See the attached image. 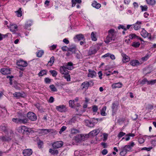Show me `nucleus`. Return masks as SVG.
I'll return each instance as SVG.
<instances>
[{
	"label": "nucleus",
	"instance_id": "nucleus-1",
	"mask_svg": "<svg viewBox=\"0 0 156 156\" xmlns=\"http://www.w3.org/2000/svg\"><path fill=\"white\" fill-rule=\"evenodd\" d=\"M108 35L107 36L105 41V42L107 44L114 41L116 38V33L113 29H111L108 31Z\"/></svg>",
	"mask_w": 156,
	"mask_h": 156
},
{
	"label": "nucleus",
	"instance_id": "nucleus-2",
	"mask_svg": "<svg viewBox=\"0 0 156 156\" xmlns=\"http://www.w3.org/2000/svg\"><path fill=\"white\" fill-rule=\"evenodd\" d=\"M73 64L71 62L67 63L65 66H62L60 67V71L61 73L65 75L68 74V71L67 69L71 70L73 69Z\"/></svg>",
	"mask_w": 156,
	"mask_h": 156
},
{
	"label": "nucleus",
	"instance_id": "nucleus-3",
	"mask_svg": "<svg viewBox=\"0 0 156 156\" xmlns=\"http://www.w3.org/2000/svg\"><path fill=\"white\" fill-rule=\"evenodd\" d=\"M27 114H23L22 113H19L18 117L19 118L20 120L21 124H25L27 123L28 119L26 117Z\"/></svg>",
	"mask_w": 156,
	"mask_h": 156
},
{
	"label": "nucleus",
	"instance_id": "nucleus-4",
	"mask_svg": "<svg viewBox=\"0 0 156 156\" xmlns=\"http://www.w3.org/2000/svg\"><path fill=\"white\" fill-rule=\"evenodd\" d=\"M27 116L29 119L32 121H35L37 119L36 114L34 112H30L27 114Z\"/></svg>",
	"mask_w": 156,
	"mask_h": 156
},
{
	"label": "nucleus",
	"instance_id": "nucleus-5",
	"mask_svg": "<svg viewBox=\"0 0 156 156\" xmlns=\"http://www.w3.org/2000/svg\"><path fill=\"white\" fill-rule=\"evenodd\" d=\"M99 120L101 121L102 120V119H95L94 118L92 120V121L90 120L87 121V125L88 126L90 127H93L94 126V123H97Z\"/></svg>",
	"mask_w": 156,
	"mask_h": 156
},
{
	"label": "nucleus",
	"instance_id": "nucleus-6",
	"mask_svg": "<svg viewBox=\"0 0 156 156\" xmlns=\"http://www.w3.org/2000/svg\"><path fill=\"white\" fill-rule=\"evenodd\" d=\"M63 144V143L62 141H58L54 142L52 145V147L54 148H58L61 147Z\"/></svg>",
	"mask_w": 156,
	"mask_h": 156
},
{
	"label": "nucleus",
	"instance_id": "nucleus-7",
	"mask_svg": "<svg viewBox=\"0 0 156 156\" xmlns=\"http://www.w3.org/2000/svg\"><path fill=\"white\" fill-rule=\"evenodd\" d=\"M140 34L144 38L148 37L149 39H151V34L148 33L144 29L141 31Z\"/></svg>",
	"mask_w": 156,
	"mask_h": 156
},
{
	"label": "nucleus",
	"instance_id": "nucleus-8",
	"mask_svg": "<svg viewBox=\"0 0 156 156\" xmlns=\"http://www.w3.org/2000/svg\"><path fill=\"white\" fill-rule=\"evenodd\" d=\"M56 109L58 111L62 112H65L66 110V106L63 105L57 106L56 107Z\"/></svg>",
	"mask_w": 156,
	"mask_h": 156
},
{
	"label": "nucleus",
	"instance_id": "nucleus-9",
	"mask_svg": "<svg viewBox=\"0 0 156 156\" xmlns=\"http://www.w3.org/2000/svg\"><path fill=\"white\" fill-rule=\"evenodd\" d=\"M32 153V151L31 149H25L23 151V153L24 156H30Z\"/></svg>",
	"mask_w": 156,
	"mask_h": 156
},
{
	"label": "nucleus",
	"instance_id": "nucleus-10",
	"mask_svg": "<svg viewBox=\"0 0 156 156\" xmlns=\"http://www.w3.org/2000/svg\"><path fill=\"white\" fill-rule=\"evenodd\" d=\"M19 132L23 133H25L29 132V130L25 126H22L19 128Z\"/></svg>",
	"mask_w": 156,
	"mask_h": 156
},
{
	"label": "nucleus",
	"instance_id": "nucleus-11",
	"mask_svg": "<svg viewBox=\"0 0 156 156\" xmlns=\"http://www.w3.org/2000/svg\"><path fill=\"white\" fill-rule=\"evenodd\" d=\"M0 72L3 75H7L10 73L11 71L9 69L3 68L1 69Z\"/></svg>",
	"mask_w": 156,
	"mask_h": 156
},
{
	"label": "nucleus",
	"instance_id": "nucleus-12",
	"mask_svg": "<svg viewBox=\"0 0 156 156\" xmlns=\"http://www.w3.org/2000/svg\"><path fill=\"white\" fill-rule=\"evenodd\" d=\"M100 132V130L98 129L94 130L90 132L88 135L89 136H94L97 135Z\"/></svg>",
	"mask_w": 156,
	"mask_h": 156
},
{
	"label": "nucleus",
	"instance_id": "nucleus-13",
	"mask_svg": "<svg viewBox=\"0 0 156 156\" xmlns=\"http://www.w3.org/2000/svg\"><path fill=\"white\" fill-rule=\"evenodd\" d=\"M121 55L122 57V61L123 62H126L129 61L130 60V58L125 54L122 53Z\"/></svg>",
	"mask_w": 156,
	"mask_h": 156
},
{
	"label": "nucleus",
	"instance_id": "nucleus-14",
	"mask_svg": "<svg viewBox=\"0 0 156 156\" xmlns=\"http://www.w3.org/2000/svg\"><path fill=\"white\" fill-rule=\"evenodd\" d=\"M18 66L26 67L27 66V63L26 61L20 60L17 63Z\"/></svg>",
	"mask_w": 156,
	"mask_h": 156
},
{
	"label": "nucleus",
	"instance_id": "nucleus-15",
	"mask_svg": "<svg viewBox=\"0 0 156 156\" xmlns=\"http://www.w3.org/2000/svg\"><path fill=\"white\" fill-rule=\"evenodd\" d=\"M90 85L89 83L87 81H86L83 83L81 86V87L82 89H87Z\"/></svg>",
	"mask_w": 156,
	"mask_h": 156
},
{
	"label": "nucleus",
	"instance_id": "nucleus-16",
	"mask_svg": "<svg viewBox=\"0 0 156 156\" xmlns=\"http://www.w3.org/2000/svg\"><path fill=\"white\" fill-rule=\"evenodd\" d=\"M118 106L115 103H112V114H115L117 109Z\"/></svg>",
	"mask_w": 156,
	"mask_h": 156
},
{
	"label": "nucleus",
	"instance_id": "nucleus-17",
	"mask_svg": "<svg viewBox=\"0 0 156 156\" xmlns=\"http://www.w3.org/2000/svg\"><path fill=\"white\" fill-rule=\"evenodd\" d=\"M88 71L89 73L88 75V77L93 78L96 76V73L94 71H91L90 69H89Z\"/></svg>",
	"mask_w": 156,
	"mask_h": 156
},
{
	"label": "nucleus",
	"instance_id": "nucleus-18",
	"mask_svg": "<svg viewBox=\"0 0 156 156\" xmlns=\"http://www.w3.org/2000/svg\"><path fill=\"white\" fill-rule=\"evenodd\" d=\"M141 22L140 21H137L134 24V29L136 30H137L140 28L141 27Z\"/></svg>",
	"mask_w": 156,
	"mask_h": 156
},
{
	"label": "nucleus",
	"instance_id": "nucleus-19",
	"mask_svg": "<svg viewBox=\"0 0 156 156\" xmlns=\"http://www.w3.org/2000/svg\"><path fill=\"white\" fill-rule=\"evenodd\" d=\"M42 131H44V133L45 134H47L48 133L51 132V133H55L56 130L53 129H42Z\"/></svg>",
	"mask_w": 156,
	"mask_h": 156
},
{
	"label": "nucleus",
	"instance_id": "nucleus-20",
	"mask_svg": "<svg viewBox=\"0 0 156 156\" xmlns=\"http://www.w3.org/2000/svg\"><path fill=\"white\" fill-rule=\"evenodd\" d=\"M97 52L96 49L95 48H91L88 51V55H91Z\"/></svg>",
	"mask_w": 156,
	"mask_h": 156
},
{
	"label": "nucleus",
	"instance_id": "nucleus-21",
	"mask_svg": "<svg viewBox=\"0 0 156 156\" xmlns=\"http://www.w3.org/2000/svg\"><path fill=\"white\" fill-rule=\"evenodd\" d=\"M17 27L16 25H12L11 26L10 30L11 31L13 32L14 33H15L16 30H17Z\"/></svg>",
	"mask_w": 156,
	"mask_h": 156
},
{
	"label": "nucleus",
	"instance_id": "nucleus-22",
	"mask_svg": "<svg viewBox=\"0 0 156 156\" xmlns=\"http://www.w3.org/2000/svg\"><path fill=\"white\" fill-rule=\"evenodd\" d=\"M74 39H77L79 41H80L83 39L84 37L83 35L80 34L76 35L74 37Z\"/></svg>",
	"mask_w": 156,
	"mask_h": 156
},
{
	"label": "nucleus",
	"instance_id": "nucleus-23",
	"mask_svg": "<svg viewBox=\"0 0 156 156\" xmlns=\"http://www.w3.org/2000/svg\"><path fill=\"white\" fill-rule=\"evenodd\" d=\"M92 6L96 9H98L101 7V5L97 3L96 1H94L92 4Z\"/></svg>",
	"mask_w": 156,
	"mask_h": 156
},
{
	"label": "nucleus",
	"instance_id": "nucleus-24",
	"mask_svg": "<svg viewBox=\"0 0 156 156\" xmlns=\"http://www.w3.org/2000/svg\"><path fill=\"white\" fill-rule=\"evenodd\" d=\"M130 64L133 66L139 65L140 63L138 60H133L131 61L130 62Z\"/></svg>",
	"mask_w": 156,
	"mask_h": 156
},
{
	"label": "nucleus",
	"instance_id": "nucleus-25",
	"mask_svg": "<svg viewBox=\"0 0 156 156\" xmlns=\"http://www.w3.org/2000/svg\"><path fill=\"white\" fill-rule=\"evenodd\" d=\"M75 140L77 142L80 143L81 141V134L77 135L74 137Z\"/></svg>",
	"mask_w": 156,
	"mask_h": 156
},
{
	"label": "nucleus",
	"instance_id": "nucleus-26",
	"mask_svg": "<svg viewBox=\"0 0 156 156\" xmlns=\"http://www.w3.org/2000/svg\"><path fill=\"white\" fill-rule=\"evenodd\" d=\"M24 94L21 93L20 92H16L13 94L14 97H16L18 98H20V97H23V95Z\"/></svg>",
	"mask_w": 156,
	"mask_h": 156
},
{
	"label": "nucleus",
	"instance_id": "nucleus-27",
	"mask_svg": "<svg viewBox=\"0 0 156 156\" xmlns=\"http://www.w3.org/2000/svg\"><path fill=\"white\" fill-rule=\"evenodd\" d=\"M49 151V153H51L54 155H57L58 153V150H53L51 149H50Z\"/></svg>",
	"mask_w": 156,
	"mask_h": 156
},
{
	"label": "nucleus",
	"instance_id": "nucleus-28",
	"mask_svg": "<svg viewBox=\"0 0 156 156\" xmlns=\"http://www.w3.org/2000/svg\"><path fill=\"white\" fill-rule=\"evenodd\" d=\"M122 84L120 83H116L113 84L112 85L113 88H120L122 87Z\"/></svg>",
	"mask_w": 156,
	"mask_h": 156
},
{
	"label": "nucleus",
	"instance_id": "nucleus-29",
	"mask_svg": "<svg viewBox=\"0 0 156 156\" xmlns=\"http://www.w3.org/2000/svg\"><path fill=\"white\" fill-rule=\"evenodd\" d=\"M1 129L4 131L6 132L7 131V126L4 125H2L0 126Z\"/></svg>",
	"mask_w": 156,
	"mask_h": 156
},
{
	"label": "nucleus",
	"instance_id": "nucleus-30",
	"mask_svg": "<svg viewBox=\"0 0 156 156\" xmlns=\"http://www.w3.org/2000/svg\"><path fill=\"white\" fill-rule=\"evenodd\" d=\"M106 109V106H104L101 110V115L103 116H105L106 115V113L105 112V110Z\"/></svg>",
	"mask_w": 156,
	"mask_h": 156
},
{
	"label": "nucleus",
	"instance_id": "nucleus-31",
	"mask_svg": "<svg viewBox=\"0 0 156 156\" xmlns=\"http://www.w3.org/2000/svg\"><path fill=\"white\" fill-rule=\"evenodd\" d=\"M54 56L51 57L50 59V61L48 62V64L50 66H51L54 62Z\"/></svg>",
	"mask_w": 156,
	"mask_h": 156
},
{
	"label": "nucleus",
	"instance_id": "nucleus-32",
	"mask_svg": "<svg viewBox=\"0 0 156 156\" xmlns=\"http://www.w3.org/2000/svg\"><path fill=\"white\" fill-rule=\"evenodd\" d=\"M81 141H84L87 139L89 137V136L88 134L87 135H81Z\"/></svg>",
	"mask_w": 156,
	"mask_h": 156
},
{
	"label": "nucleus",
	"instance_id": "nucleus-33",
	"mask_svg": "<svg viewBox=\"0 0 156 156\" xmlns=\"http://www.w3.org/2000/svg\"><path fill=\"white\" fill-rule=\"evenodd\" d=\"M18 17H21L22 16V13L21 11V8H20L19 10L15 12Z\"/></svg>",
	"mask_w": 156,
	"mask_h": 156
},
{
	"label": "nucleus",
	"instance_id": "nucleus-34",
	"mask_svg": "<svg viewBox=\"0 0 156 156\" xmlns=\"http://www.w3.org/2000/svg\"><path fill=\"white\" fill-rule=\"evenodd\" d=\"M91 37L92 40L94 41H95L97 40V39L96 36V35L93 32L91 33Z\"/></svg>",
	"mask_w": 156,
	"mask_h": 156
},
{
	"label": "nucleus",
	"instance_id": "nucleus-35",
	"mask_svg": "<svg viewBox=\"0 0 156 156\" xmlns=\"http://www.w3.org/2000/svg\"><path fill=\"white\" fill-rule=\"evenodd\" d=\"M127 152L126 151V149L123 148L122 149V151L120 153V154L121 156H125Z\"/></svg>",
	"mask_w": 156,
	"mask_h": 156
},
{
	"label": "nucleus",
	"instance_id": "nucleus-36",
	"mask_svg": "<svg viewBox=\"0 0 156 156\" xmlns=\"http://www.w3.org/2000/svg\"><path fill=\"white\" fill-rule=\"evenodd\" d=\"M44 51L43 50H40L37 53V56L38 57H41L44 54Z\"/></svg>",
	"mask_w": 156,
	"mask_h": 156
},
{
	"label": "nucleus",
	"instance_id": "nucleus-37",
	"mask_svg": "<svg viewBox=\"0 0 156 156\" xmlns=\"http://www.w3.org/2000/svg\"><path fill=\"white\" fill-rule=\"evenodd\" d=\"M47 74L46 71L44 70L41 71L38 73V75L39 76H42L44 75H46Z\"/></svg>",
	"mask_w": 156,
	"mask_h": 156
},
{
	"label": "nucleus",
	"instance_id": "nucleus-38",
	"mask_svg": "<svg viewBox=\"0 0 156 156\" xmlns=\"http://www.w3.org/2000/svg\"><path fill=\"white\" fill-rule=\"evenodd\" d=\"M140 45V43L139 42H133L132 45V46L135 48L138 47Z\"/></svg>",
	"mask_w": 156,
	"mask_h": 156
},
{
	"label": "nucleus",
	"instance_id": "nucleus-39",
	"mask_svg": "<svg viewBox=\"0 0 156 156\" xmlns=\"http://www.w3.org/2000/svg\"><path fill=\"white\" fill-rule=\"evenodd\" d=\"M147 3L149 5H153L155 4L154 0H146Z\"/></svg>",
	"mask_w": 156,
	"mask_h": 156
},
{
	"label": "nucleus",
	"instance_id": "nucleus-40",
	"mask_svg": "<svg viewBox=\"0 0 156 156\" xmlns=\"http://www.w3.org/2000/svg\"><path fill=\"white\" fill-rule=\"evenodd\" d=\"M68 51L75 53L76 51V47L74 46L71 48H68Z\"/></svg>",
	"mask_w": 156,
	"mask_h": 156
},
{
	"label": "nucleus",
	"instance_id": "nucleus-41",
	"mask_svg": "<svg viewBox=\"0 0 156 156\" xmlns=\"http://www.w3.org/2000/svg\"><path fill=\"white\" fill-rule=\"evenodd\" d=\"M12 121L16 123L21 124L20 120L19 118H13L12 119Z\"/></svg>",
	"mask_w": 156,
	"mask_h": 156
},
{
	"label": "nucleus",
	"instance_id": "nucleus-42",
	"mask_svg": "<svg viewBox=\"0 0 156 156\" xmlns=\"http://www.w3.org/2000/svg\"><path fill=\"white\" fill-rule=\"evenodd\" d=\"M49 87L52 91L55 92L57 91V89L54 85H50Z\"/></svg>",
	"mask_w": 156,
	"mask_h": 156
},
{
	"label": "nucleus",
	"instance_id": "nucleus-43",
	"mask_svg": "<svg viewBox=\"0 0 156 156\" xmlns=\"http://www.w3.org/2000/svg\"><path fill=\"white\" fill-rule=\"evenodd\" d=\"M138 36H136L134 34H130L129 36V37L131 39L136 38L137 39Z\"/></svg>",
	"mask_w": 156,
	"mask_h": 156
},
{
	"label": "nucleus",
	"instance_id": "nucleus-44",
	"mask_svg": "<svg viewBox=\"0 0 156 156\" xmlns=\"http://www.w3.org/2000/svg\"><path fill=\"white\" fill-rule=\"evenodd\" d=\"M64 78L66 79L67 81H70V75L68 74V75H66L63 76Z\"/></svg>",
	"mask_w": 156,
	"mask_h": 156
},
{
	"label": "nucleus",
	"instance_id": "nucleus-45",
	"mask_svg": "<svg viewBox=\"0 0 156 156\" xmlns=\"http://www.w3.org/2000/svg\"><path fill=\"white\" fill-rule=\"evenodd\" d=\"M148 80L146 78H144L140 82V83L142 85L144 84L147 83V84Z\"/></svg>",
	"mask_w": 156,
	"mask_h": 156
},
{
	"label": "nucleus",
	"instance_id": "nucleus-46",
	"mask_svg": "<svg viewBox=\"0 0 156 156\" xmlns=\"http://www.w3.org/2000/svg\"><path fill=\"white\" fill-rule=\"evenodd\" d=\"M49 72L54 77L56 76L57 74L55 70H50Z\"/></svg>",
	"mask_w": 156,
	"mask_h": 156
},
{
	"label": "nucleus",
	"instance_id": "nucleus-47",
	"mask_svg": "<svg viewBox=\"0 0 156 156\" xmlns=\"http://www.w3.org/2000/svg\"><path fill=\"white\" fill-rule=\"evenodd\" d=\"M124 149H126V151L127 152L129 151L131 149L129 145H126L123 148Z\"/></svg>",
	"mask_w": 156,
	"mask_h": 156
},
{
	"label": "nucleus",
	"instance_id": "nucleus-48",
	"mask_svg": "<svg viewBox=\"0 0 156 156\" xmlns=\"http://www.w3.org/2000/svg\"><path fill=\"white\" fill-rule=\"evenodd\" d=\"M156 82V80L148 81L147 84H154Z\"/></svg>",
	"mask_w": 156,
	"mask_h": 156
},
{
	"label": "nucleus",
	"instance_id": "nucleus-49",
	"mask_svg": "<svg viewBox=\"0 0 156 156\" xmlns=\"http://www.w3.org/2000/svg\"><path fill=\"white\" fill-rule=\"evenodd\" d=\"M74 103V100H70L69 101V106L72 108H73V104Z\"/></svg>",
	"mask_w": 156,
	"mask_h": 156
},
{
	"label": "nucleus",
	"instance_id": "nucleus-50",
	"mask_svg": "<svg viewBox=\"0 0 156 156\" xmlns=\"http://www.w3.org/2000/svg\"><path fill=\"white\" fill-rule=\"evenodd\" d=\"M66 127L65 126H63L61 128V129H60L59 133L60 134H61L65 130H66Z\"/></svg>",
	"mask_w": 156,
	"mask_h": 156
},
{
	"label": "nucleus",
	"instance_id": "nucleus-51",
	"mask_svg": "<svg viewBox=\"0 0 156 156\" xmlns=\"http://www.w3.org/2000/svg\"><path fill=\"white\" fill-rule=\"evenodd\" d=\"M140 8L141 9L142 11H146L147 10V7L146 5H144V6H143L142 5H141L140 6Z\"/></svg>",
	"mask_w": 156,
	"mask_h": 156
},
{
	"label": "nucleus",
	"instance_id": "nucleus-52",
	"mask_svg": "<svg viewBox=\"0 0 156 156\" xmlns=\"http://www.w3.org/2000/svg\"><path fill=\"white\" fill-rule=\"evenodd\" d=\"M79 131L77 129H73L71 130V133L73 134H76L79 133Z\"/></svg>",
	"mask_w": 156,
	"mask_h": 156
},
{
	"label": "nucleus",
	"instance_id": "nucleus-53",
	"mask_svg": "<svg viewBox=\"0 0 156 156\" xmlns=\"http://www.w3.org/2000/svg\"><path fill=\"white\" fill-rule=\"evenodd\" d=\"M92 109L93 112H96L98 110V106L96 105H94L93 106Z\"/></svg>",
	"mask_w": 156,
	"mask_h": 156
},
{
	"label": "nucleus",
	"instance_id": "nucleus-54",
	"mask_svg": "<svg viewBox=\"0 0 156 156\" xmlns=\"http://www.w3.org/2000/svg\"><path fill=\"white\" fill-rule=\"evenodd\" d=\"M44 81L46 83H49L51 82V80L48 78H46L44 79Z\"/></svg>",
	"mask_w": 156,
	"mask_h": 156
},
{
	"label": "nucleus",
	"instance_id": "nucleus-55",
	"mask_svg": "<svg viewBox=\"0 0 156 156\" xmlns=\"http://www.w3.org/2000/svg\"><path fill=\"white\" fill-rule=\"evenodd\" d=\"M125 134V133L122 132H120L118 135V137H121Z\"/></svg>",
	"mask_w": 156,
	"mask_h": 156
},
{
	"label": "nucleus",
	"instance_id": "nucleus-56",
	"mask_svg": "<svg viewBox=\"0 0 156 156\" xmlns=\"http://www.w3.org/2000/svg\"><path fill=\"white\" fill-rule=\"evenodd\" d=\"M121 28L124 29V30H126V29L123 25H120L118 27V29H120Z\"/></svg>",
	"mask_w": 156,
	"mask_h": 156
},
{
	"label": "nucleus",
	"instance_id": "nucleus-57",
	"mask_svg": "<svg viewBox=\"0 0 156 156\" xmlns=\"http://www.w3.org/2000/svg\"><path fill=\"white\" fill-rule=\"evenodd\" d=\"M62 49L63 51H68V47L66 46H64L62 47Z\"/></svg>",
	"mask_w": 156,
	"mask_h": 156
},
{
	"label": "nucleus",
	"instance_id": "nucleus-58",
	"mask_svg": "<svg viewBox=\"0 0 156 156\" xmlns=\"http://www.w3.org/2000/svg\"><path fill=\"white\" fill-rule=\"evenodd\" d=\"M76 1V0H72V7H74L76 3L77 2Z\"/></svg>",
	"mask_w": 156,
	"mask_h": 156
},
{
	"label": "nucleus",
	"instance_id": "nucleus-59",
	"mask_svg": "<svg viewBox=\"0 0 156 156\" xmlns=\"http://www.w3.org/2000/svg\"><path fill=\"white\" fill-rule=\"evenodd\" d=\"M108 153L107 150L105 149H104L102 151V153L103 155L106 154Z\"/></svg>",
	"mask_w": 156,
	"mask_h": 156
},
{
	"label": "nucleus",
	"instance_id": "nucleus-60",
	"mask_svg": "<svg viewBox=\"0 0 156 156\" xmlns=\"http://www.w3.org/2000/svg\"><path fill=\"white\" fill-rule=\"evenodd\" d=\"M54 98L53 97H51L49 98V102L50 103H52L54 101Z\"/></svg>",
	"mask_w": 156,
	"mask_h": 156
},
{
	"label": "nucleus",
	"instance_id": "nucleus-61",
	"mask_svg": "<svg viewBox=\"0 0 156 156\" xmlns=\"http://www.w3.org/2000/svg\"><path fill=\"white\" fill-rule=\"evenodd\" d=\"M43 144V142L42 141H39L38 143V146L40 148H41V146Z\"/></svg>",
	"mask_w": 156,
	"mask_h": 156
},
{
	"label": "nucleus",
	"instance_id": "nucleus-62",
	"mask_svg": "<svg viewBox=\"0 0 156 156\" xmlns=\"http://www.w3.org/2000/svg\"><path fill=\"white\" fill-rule=\"evenodd\" d=\"M98 74L99 75V78L101 79H102V73L101 71H100L98 73Z\"/></svg>",
	"mask_w": 156,
	"mask_h": 156
},
{
	"label": "nucleus",
	"instance_id": "nucleus-63",
	"mask_svg": "<svg viewBox=\"0 0 156 156\" xmlns=\"http://www.w3.org/2000/svg\"><path fill=\"white\" fill-rule=\"evenodd\" d=\"M139 142L140 144H142L144 142V140L142 138H140L139 139Z\"/></svg>",
	"mask_w": 156,
	"mask_h": 156
},
{
	"label": "nucleus",
	"instance_id": "nucleus-64",
	"mask_svg": "<svg viewBox=\"0 0 156 156\" xmlns=\"http://www.w3.org/2000/svg\"><path fill=\"white\" fill-rule=\"evenodd\" d=\"M63 42L66 44H68L69 43V41L66 38L63 39Z\"/></svg>",
	"mask_w": 156,
	"mask_h": 156
}]
</instances>
